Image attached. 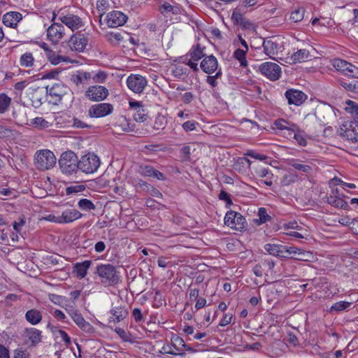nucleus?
<instances>
[{"label": "nucleus", "instance_id": "f3484780", "mask_svg": "<svg viewBox=\"0 0 358 358\" xmlns=\"http://www.w3.org/2000/svg\"><path fill=\"white\" fill-rule=\"evenodd\" d=\"M128 17L122 12L119 10H113L106 15V22L109 27H117L124 25Z\"/></svg>", "mask_w": 358, "mask_h": 358}, {"label": "nucleus", "instance_id": "4d7b16f0", "mask_svg": "<svg viewBox=\"0 0 358 358\" xmlns=\"http://www.w3.org/2000/svg\"><path fill=\"white\" fill-rule=\"evenodd\" d=\"M243 15L239 12L238 9L234 10L231 15V20L236 24H243L244 22Z\"/></svg>", "mask_w": 358, "mask_h": 358}, {"label": "nucleus", "instance_id": "39448f33", "mask_svg": "<svg viewBox=\"0 0 358 358\" xmlns=\"http://www.w3.org/2000/svg\"><path fill=\"white\" fill-rule=\"evenodd\" d=\"M224 221L226 226L240 231L247 225L245 217L241 213L234 210H229L226 213Z\"/></svg>", "mask_w": 358, "mask_h": 358}, {"label": "nucleus", "instance_id": "0eeeda50", "mask_svg": "<svg viewBox=\"0 0 358 358\" xmlns=\"http://www.w3.org/2000/svg\"><path fill=\"white\" fill-rule=\"evenodd\" d=\"M337 134L343 139L352 143L358 142V126L352 122L344 123L338 129Z\"/></svg>", "mask_w": 358, "mask_h": 358}, {"label": "nucleus", "instance_id": "de8ad7c7", "mask_svg": "<svg viewBox=\"0 0 358 358\" xmlns=\"http://www.w3.org/2000/svg\"><path fill=\"white\" fill-rule=\"evenodd\" d=\"M78 206L82 210H91L96 208L95 205L87 199H80Z\"/></svg>", "mask_w": 358, "mask_h": 358}, {"label": "nucleus", "instance_id": "69168bd1", "mask_svg": "<svg viewBox=\"0 0 358 358\" xmlns=\"http://www.w3.org/2000/svg\"><path fill=\"white\" fill-rule=\"evenodd\" d=\"M296 180H297V176L296 175L288 174V175L284 176L282 180V183L284 185H289L296 182Z\"/></svg>", "mask_w": 358, "mask_h": 358}, {"label": "nucleus", "instance_id": "e2e57ef3", "mask_svg": "<svg viewBox=\"0 0 358 358\" xmlns=\"http://www.w3.org/2000/svg\"><path fill=\"white\" fill-rule=\"evenodd\" d=\"M106 78H107V74L105 72L99 71L98 73L94 74L93 76H92L91 78H92L95 83H103L105 82Z\"/></svg>", "mask_w": 358, "mask_h": 358}, {"label": "nucleus", "instance_id": "a18cd8bd", "mask_svg": "<svg viewBox=\"0 0 358 358\" xmlns=\"http://www.w3.org/2000/svg\"><path fill=\"white\" fill-rule=\"evenodd\" d=\"M304 13V8H297L291 13L290 20L294 22H299L303 19Z\"/></svg>", "mask_w": 358, "mask_h": 358}, {"label": "nucleus", "instance_id": "5fc2aeb1", "mask_svg": "<svg viewBox=\"0 0 358 358\" xmlns=\"http://www.w3.org/2000/svg\"><path fill=\"white\" fill-rule=\"evenodd\" d=\"M171 341L172 345L178 350H179L180 348L185 346V343L184 340L177 335H173Z\"/></svg>", "mask_w": 358, "mask_h": 358}, {"label": "nucleus", "instance_id": "473e14b6", "mask_svg": "<svg viewBox=\"0 0 358 358\" xmlns=\"http://www.w3.org/2000/svg\"><path fill=\"white\" fill-rule=\"evenodd\" d=\"M112 316L110 317L109 323L120 322L128 315L127 309L122 307H116L111 310Z\"/></svg>", "mask_w": 358, "mask_h": 358}, {"label": "nucleus", "instance_id": "0e129e2a", "mask_svg": "<svg viewBox=\"0 0 358 358\" xmlns=\"http://www.w3.org/2000/svg\"><path fill=\"white\" fill-rule=\"evenodd\" d=\"M115 331L124 341L131 342L130 339V335L123 329L118 327L115 329Z\"/></svg>", "mask_w": 358, "mask_h": 358}, {"label": "nucleus", "instance_id": "412c9836", "mask_svg": "<svg viewBox=\"0 0 358 358\" xmlns=\"http://www.w3.org/2000/svg\"><path fill=\"white\" fill-rule=\"evenodd\" d=\"M311 55L308 50L299 49L296 52H294L290 57H288L286 62L289 64H295L308 61Z\"/></svg>", "mask_w": 358, "mask_h": 358}, {"label": "nucleus", "instance_id": "f704fd0d", "mask_svg": "<svg viewBox=\"0 0 358 358\" xmlns=\"http://www.w3.org/2000/svg\"><path fill=\"white\" fill-rule=\"evenodd\" d=\"M251 162L246 157H239L234 164V169L239 173H244L250 169Z\"/></svg>", "mask_w": 358, "mask_h": 358}, {"label": "nucleus", "instance_id": "2eb2a0df", "mask_svg": "<svg viewBox=\"0 0 358 358\" xmlns=\"http://www.w3.org/2000/svg\"><path fill=\"white\" fill-rule=\"evenodd\" d=\"M88 41L86 34L77 32L70 38L69 45L72 50L82 52L86 48Z\"/></svg>", "mask_w": 358, "mask_h": 358}, {"label": "nucleus", "instance_id": "cd10ccee", "mask_svg": "<svg viewBox=\"0 0 358 358\" xmlns=\"http://www.w3.org/2000/svg\"><path fill=\"white\" fill-rule=\"evenodd\" d=\"M83 216L82 213H80L76 209H66L64 210L60 215L62 224L63 223H70L76 220H78Z\"/></svg>", "mask_w": 358, "mask_h": 358}, {"label": "nucleus", "instance_id": "aec40b11", "mask_svg": "<svg viewBox=\"0 0 358 358\" xmlns=\"http://www.w3.org/2000/svg\"><path fill=\"white\" fill-rule=\"evenodd\" d=\"M218 61L213 55L206 56L200 64L201 69L206 73L211 75L218 71Z\"/></svg>", "mask_w": 358, "mask_h": 358}, {"label": "nucleus", "instance_id": "a878e982", "mask_svg": "<svg viewBox=\"0 0 358 358\" xmlns=\"http://www.w3.org/2000/svg\"><path fill=\"white\" fill-rule=\"evenodd\" d=\"M138 172L143 176L152 177L161 180L165 179V176L162 172L151 166H141Z\"/></svg>", "mask_w": 358, "mask_h": 358}, {"label": "nucleus", "instance_id": "8fccbe9b", "mask_svg": "<svg viewBox=\"0 0 358 358\" xmlns=\"http://www.w3.org/2000/svg\"><path fill=\"white\" fill-rule=\"evenodd\" d=\"M96 6V9L100 13L101 17L103 15L105 11L109 8L110 4L108 0H97ZM99 22L101 23V18L99 20Z\"/></svg>", "mask_w": 358, "mask_h": 358}, {"label": "nucleus", "instance_id": "6e6552de", "mask_svg": "<svg viewBox=\"0 0 358 358\" xmlns=\"http://www.w3.org/2000/svg\"><path fill=\"white\" fill-rule=\"evenodd\" d=\"M147 83V79L138 74H131L127 79V87L136 94L141 93Z\"/></svg>", "mask_w": 358, "mask_h": 358}, {"label": "nucleus", "instance_id": "052dcab7", "mask_svg": "<svg viewBox=\"0 0 358 358\" xmlns=\"http://www.w3.org/2000/svg\"><path fill=\"white\" fill-rule=\"evenodd\" d=\"M245 155L249 156V157H252L253 159H258V160H260V161L266 160L268 158V157L266 155L259 154L258 152H256L254 150H248L245 154Z\"/></svg>", "mask_w": 358, "mask_h": 358}, {"label": "nucleus", "instance_id": "ddd939ff", "mask_svg": "<svg viewBox=\"0 0 358 358\" xmlns=\"http://www.w3.org/2000/svg\"><path fill=\"white\" fill-rule=\"evenodd\" d=\"M68 88L62 83L53 84L51 87L47 86L46 92L52 98L51 101L57 104L62 97L66 94Z\"/></svg>", "mask_w": 358, "mask_h": 358}, {"label": "nucleus", "instance_id": "09e8293b", "mask_svg": "<svg viewBox=\"0 0 358 358\" xmlns=\"http://www.w3.org/2000/svg\"><path fill=\"white\" fill-rule=\"evenodd\" d=\"M20 62L22 66H31L34 63V57L32 56V54L30 52L23 54L20 57Z\"/></svg>", "mask_w": 358, "mask_h": 358}, {"label": "nucleus", "instance_id": "423d86ee", "mask_svg": "<svg viewBox=\"0 0 358 358\" xmlns=\"http://www.w3.org/2000/svg\"><path fill=\"white\" fill-rule=\"evenodd\" d=\"M259 72L271 81L278 80L282 74L281 67L276 63L266 62L259 66Z\"/></svg>", "mask_w": 358, "mask_h": 358}, {"label": "nucleus", "instance_id": "9d476101", "mask_svg": "<svg viewBox=\"0 0 358 358\" xmlns=\"http://www.w3.org/2000/svg\"><path fill=\"white\" fill-rule=\"evenodd\" d=\"M22 337L29 347H36L42 341V332L36 328L29 327L24 329Z\"/></svg>", "mask_w": 358, "mask_h": 358}, {"label": "nucleus", "instance_id": "bf43d9fd", "mask_svg": "<svg viewBox=\"0 0 358 358\" xmlns=\"http://www.w3.org/2000/svg\"><path fill=\"white\" fill-rule=\"evenodd\" d=\"M190 147L188 145L183 146L180 150V157L183 161H189L190 159Z\"/></svg>", "mask_w": 358, "mask_h": 358}, {"label": "nucleus", "instance_id": "4be33fe9", "mask_svg": "<svg viewBox=\"0 0 358 358\" xmlns=\"http://www.w3.org/2000/svg\"><path fill=\"white\" fill-rule=\"evenodd\" d=\"M345 197L346 196L345 195H342V196L340 197L335 195H329L324 198V201L334 208L348 210L349 206L347 201L344 199Z\"/></svg>", "mask_w": 358, "mask_h": 358}, {"label": "nucleus", "instance_id": "774afa93", "mask_svg": "<svg viewBox=\"0 0 358 358\" xmlns=\"http://www.w3.org/2000/svg\"><path fill=\"white\" fill-rule=\"evenodd\" d=\"M196 124H198L196 122L187 121L182 124V127L186 132H188L194 130Z\"/></svg>", "mask_w": 358, "mask_h": 358}, {"label": "nucleus", "instance_id": "72a5a7b5", "mask_svg": "<svg viewBox=\"0 0 358 358\" xmlns=\"http://www.w3.org/2000/svg\"><path fill=\"white\" fill-rule=\"evenodd\" d=\"M159 12L164 16H166L168 14L173 15H178L181 13V8L178 5H171L168 2H164L159 6Z\"/></svg>", "mask_w": 358, "mask_h": 358}, {"label": "nucleus", "instance_id": "603ef678", "mask_svg": "<svg viewBox=\"0 0 358 358\" xmlns=\"http://www.w3.org/2000/svg\"><path fill=\"white\" fill-rule=\"evenodd\" d=\"M120 127L122 130L125 132L133 131L135 128V124L130 122L127 118L124 117L122 121L120 122Z\"/></svg>", "mask_w": 358, "mask_h": 358}, {"label": "nucleus", "instance_id": "37998d69", "mask_svg": "<svg viewBox=\"0 0 358 358\" xmlns=\"http://www.w3.org/2000/svg\"><path fill=\"white\" fill-rule=\"evenodd\" d=\"M11 103V99L6 94H0V113H4Z\"/></svg>", "mask_w": 358, "mask_h": 358}, {"label": "nucleus", "instance_id": "20e7f679", "mask_svg": "<svg viewBox=\"0 0 358 358\" xmlns=\"http://www.w3.org/2000/svg\"><path fill=\"white\" fill-rule=\"evenodd\" d=\"M100 166V159L94 153L83 155L79 160V169L85 173H93Z\"/></svg>", "mask_w": 358, "mask_h": 358}, {"label": "nucleus", "instance_id": "e433bc0d", "mask_svg": "<svg viewBox=\"0 0 358 358\" xmlns=\"http://www.w3.org/2000/svg\"><path fill=\"white\" fill-rule=\"evenodd\" d=\"M189 55L190 56V59L193 61H199L201 59H203L206 57L203 49L201 48L200 45H196L194 46L189 51Z\"/></svg>", "mask_w": 358, "mask_h": 358}, {"label": "nucleus", "instance_id": "c9c22d12", "mask_svg": "<svg viewBox=\"0 0 358 358\" xmlns=\"http://www.w3.org/2000/svg\"><path fill=\"white\" fill-rule=\"evenodd\" d=\"M258 218L254 219L253 222L257 224L261 225L266 223L271 219V217L267 213L265 208H259L257 213Z\"/></svg>", "mask_w": 358, "mask_h": 358}, {"label": "nucleus", "instance_id": "6ab92c4d", "mask_svg": "<svg viewBox=\"0 0 358 358\" xmlns=\"http://www.w3.org/2000/svg\"><path fill=\"white\" fill-rule=\"evenodd\" d=\"M285 96L289 105L301 106L307 99V96L302 91L289 89L285 92Z\"/></svg>", "mask_w": 358, "mask_h": 358}, {"label": "nucleus", "instance_id": "7ed1b4c3", "mask_svg": "<svg viewBox=\"0 0 358 358\" xmlns=\"http://www.w3.org/2000/svg\"><path fill=\"white\" fill-rule=\"evenodd\" d=\"M59 166L62 173L72 174L79 169V160L75 152L66 151L61 155Z\"/></svg>", "mask_w": 358, "mask_h": 358}, {"label": "nucleus", "instance_id": "ea45409f", "mask_svg": "<svg viewBox=\"0 0 358 358\" xmlns=\"http://www.w3.org/2000/svg\"><path fill=\"white\" fill-rule=\"evenodd\" d=\"M215 73V74L214 76L208 75L206 80V83L213 88L218 85L217 80L221 78L222 76V71L220 68Z\"/></svg>", "mask_w": 358, "mask_h": 358}, {"label": "nucleus", "instance_id": "79ce46f5", "mask_svg": "<svg viewBox=\"0 0 358 358\" xmlns=\"http://www.w3.org/2000/svg\"><path fill=\"white\" fill-rule=\"evenodd\" d=\"M341 85L347 91L358 93V80L341 81Z\"/></svg>", "mask_w": 358, "mask_h": 358}, {"label": "nucleus", "instance_id": "3c124183", "mask_svg": "<svg viewBox=\"0 0 358 358\" xmlns=\"http://www.w3.org/2000/svg\"><path fill=\"white\" fill-rule=\"evenodd\" d=\"M166 117L164 115H159L155 118L153 128L156 130L163 129L166 127Z\"/></svg>", "mask_w": 358, "mask_h": 358}, {"label": "nucleus", "instance_id": "13d9d810", "mask_svg": "<svg viewBox=\"0 0 358 358\" xmlns=\"http://www.w3.org/2000/svg\"><path fill=\"white\" fill-rule=\"evenodd\" d=\"M13 358H30V355L22 348H17L13 350Z\"/></svg>", "mask_w": 358, "mask_h": 358}, {"label": "nucleus", "instance_id": "f257e3e1", "mask_svg": "<svg viewBox=\"0 0 358 358\" xmlns=\"http://www.w3.org/2000/svg\"><path fill=\"white\" fill-rule=\"evenodd\" d=\"M94 273L99 277L101 282L105 287L115 286L121 282L120 272L111 264H100L97 265Z\"/></svg>", "mask_w": 358, "mask_h": 358}, {"label": "nucleus", "instance_id": "dca6fc26", "mask_svg": "<svg viewBox=\"0 0 358 358\" xmlns=\"http://www.w3.org/2000/svg\"><path fill=\"white\" fill-rule=\"evenodd\" d=\"M129 105L130 108L134 110L133 117L135 121L138 122H145L147 121L149 115L141 101H129Z\"/></svg>", "mask_w": 358, "mask_h": 358}, {"label": "nucleus", "instance_id": "338daca9", "mask_svg": "<svg viewBox=\"0 0 358 358\" xmlns=\"http://www.w3.org/2000/svg\"><path fill=\"white\" fill-rule=\"evenodd\" d=\"M85 189V186L83 185H73V186H70V187H67L66 189V192L67 194H71L72 193L82 192Z\"/></svg>", "mask_w": 358, "mask_h": 358}, {"label": "nucleus", "instance_id": "9b49d317", "mask_svg": "<svg viewBox=\"0 0 358 358\" xmlns=\"http://www.w3.org/2000/svg\"><path fill=\"white\" fill-rule=\"evenodd\" d=\"M59 20L71 29L73 31L83 27V22L80 17L73 13H62L58 17Z\"/></svg>", "mask_w": 358, "mask_h": 358}, {"label": "nucleus", "instance_id": "b1692460", "mask_svg": "<svg viewBox=\"0 0 358 358\" xmlns=\"http://www.w3.org/2000/svg\"><path fill=\"white\" fill-rule=\"evenodd\" d=\"M72 320L83 331L87 334L94 333V327L84 319L81 313H79L78 314H74V315H72Z\"/></svg>", "mask_w": 358, "mask_h": 358}, {"label": "nucleus", "instance_id": "864d4df0", "mask_svg": "<svg viewBox=\"0 0 358 358\" xmlns=\"http://www.w3.org/2000/svg\"><path fill=\"white\" fill-rule=\"evenodd\" d=\"M338 222L343 226L352 225L351 228L354 229L355 226L357 225L358 227V220H351L348 217H341L338 220ZM357 234H358V230H357Z\"/></svg>", "mask_w": 358, "mask_h": 358}, {"label": "nucleus", "instance_id": "2f4dec72", "mask_svg": "<svg viewBox=\"0 0 358 358\" xmlns=\"http://www.w3.org/2000/svg\"><path fill=\"white\" fill-rule=\"evenodd\" d=\"M264 249L271 255L282 258L287 257V255H284V250L285 249L284 245L267 243L264 245Z\"/></svg>", "mask_w": 358, "mask_h": 358}, {"label": "nucleus", "instance_id": "f8f14e48", "mask_svg": "<svg viewBox=\"0 0 358 358\" xmlns=\"http://www.w3.org/2000/svg\"><path fill=\"white\" fill-rule=\"evenodd\" d=\"M108 96V90L101 85L90 87L85 92V96L92 101H101Z\"/></svg>", "mask_w": 358, "mask_h": 358}, {"label": "nucleus", "instance_id": "a19ab883", "mask_svg": "<svg viewBox=\"0 0 358 358\" xmlns=\"http://www.w3.org/2000/svg\"><path fill=\"white\" fill-rule=\"evenodd\" d=\"M48 61L53 65H57L62 62H65L66 59L64 57L57 55L54 51H49L46 55Z\"/></svg>", "mask_w": 358, "mask_h": 358}, {"label": "nucleus", "instance_id": "7c9ffc66", "mask_svg": "<svg viewBox=\"0 0 358 358\" xmlns=\"http://www.w3.org/2000/svg\"><path fill=\"white\" fill-rule=\"evenodd\" d=\"M92 262L90 260H85L83 262L76 263L73 266V272L76 276L82 279L85 278L87 273V270L90 267Z\"/></svg>", "mask_w": 358, "mask_h": 358}, {"label": "nucleus", "instance_id": "a211bd4d", "mask_svg": "<svg viewBox=\"0 0 358 358\" xmlns=\"http://www.w3.org/2000/svg\"><path fill=\"white\" fill-rule=\"evenodd\" d=\"M65 29L62 24L54 22L47 29L48 38L55 44H57L64 36Z\"/></svg>", "mask_w": 358, "mask_h": 358}, {"label": "nucleus", "instance_id": "393cba45", "mask_svg": "<svg viewBox=\"0 0 358 358\" xmlns=\"http://www.w3.org/2000/svg\"><path fill=\"white\" fill-rule=\"evenodd\" d=\"M92 78V74L83 71H77L71 76V81L76 86L87 85V80Z\"/></svg>", "mask_w": 358, "mask_h": 358}, {"label": "nucleus", "instance_id": "c03bdc74", "mask_svg": "<svg viewBox=\"0 0 358 358\" xmlns=\"http://www.w3.org/2000/svg\"><path fill=\"white\" fill-rule=\"evenodd\" d=\"M346 103L348 106L346 110L352 114L355 121L358 123V103L351 100L347 101Z\"/></svg>", "mask_w": 358, "mask_h": 358}, {"label": "nucleus", "instance_id": "49530a36", "mask_svg": "<svg viewBox=\"0 0 358 358\" xmlns=\"http://www.w3.org/2000/svg\"><path fill=\"white\" fill-rule=\"evenodd\" d=\"M247 51L245 50L237 49L234 52V57L239 61L242 66H246L248 64L245 57Z\"/></svg>", "mask_w": 358, "mask_h": 358}, {"label": "nucleus", "instance_id": "c756f323", "mask_svg": "<svg viewBox=\"0 0 358 358\" xmlns=\"http://www.w3.org/2000/svg\"><path fill=\"white\" fill-rule=\"evenodd\" d=\"M287 165L305 173L313 172V167L309 164H303L300 159H290L287 161Z\"/></svg>", "mask_w": 358, "mask_h": 358}, {"label": "nucleus", "instance_id": "680f3d73", "mask_svg": "<svg viewBox=\"0 0 358 358\" xmlns=\"http://www.w3.org/2000/svg\"><path fill=\"white\" fill-rule=\"evenodd\" d=\"M294 138L298 142L300 145L306 146L307 144V141L304 137V135L302 132L297 131L294 134Z\"/></svg>", "mask_w": 358, "mask_h": 358}, {"label": "nucleus", "instance_id": "1a4fd4ad", "mask_svg": "<svg viewBox=\"0 0 358 358\" xmlns=\"http://www.w3.org/2000/svg\"><path fill=\"white\" fill-rule=\"evenodd\" d=\"M332 65L337 71L342 72L347 76L357 77L358 68L347 61L334 59L332 61Z\"/></svg>", "mask_w": 358, "mask_h": 358}, {"label": "nucleus", "instance_id": "58836bf2", "mask_svg": "<svg viewBox=\"0 0 358 358\" xmlns=\"http://www.w3.org/2000/svg\"><path fill=\"white\" fill-rule=\"evenodd\" d=\"M171 74L178 79H184L188 76V70L181 66H175L171 71Z\"/></svg>", "mask_w": 358, "mask_h": 358}, {"label": "nucleus", "instance_id": "f03ea898", "mask_svg": "<svg viewBox=\"0 0 358 358\" xmlns=\"http://www.w3.org/2000/svg\"><path fill=\"white\" fill-rule=\"evenodd\" d=\"M57 162L55 154L48 149L38 150L34 156V164L36 169L45 171L52 169Z\"/></svg>", "mask_w": 358, "mask_h": 358}, {"label": "nucleus", "instance_id": "bb28decb", "mask_svg": "<svg viewBox=\"0 0 358 358\" xmlns=\"http://www.w3.org/2000/svg\"><path fill=\"white\" fill-rule=\"evenodd\" d=\"M22 20V14L18 12H8L3 16V23L8 27H15Z\"/></svg>", "mask_w": 358, "mask_h": 358}, {"label": "nucleus", "instance_id": "5701e85b", "mask_svg": "<svg viewBox=\"0 0 358 358\" xmlns=\"http://www.w3.org/2000/svg\"><path fill=\"white\" fill-rule=\"evenodd\" d=\"M262 46L265 54L272 59L275 58L280 49L279 43L272 39H264Z\"/></svg>", "mask_w": 358, "mask_h": 358}, {"label": "nucleus", "instance_id": "6e6d98bb", "mask_svg": "<svg viewBox=\"0 0 358 358\" xmlns=\"http://www.w3.org/2000/svg\"><path fill=\"white\" fill-rule=\"evenodd\" d=\"M311 257L312 253L310 252L299 249L295 259L299 261H308Z\"/></svg>", "mask_w": 358, "mask_h": 358}, {"label": "nucleus", "instance_id": "c85d7f7f", "mask_svg": "<svg viewBox=\"0 0 358 358\" xmlns=\"http://www.w3.org/2000/svg\"><path fill=\"white\" fill-rule=\"evenodd\" d=\"M24 317L30 324L37 325L42 321L43 315L39 310L31 308L26 312Z\"/></svg>", "mask_w": 358, "mask_h": 358}, {"label": "nucleus", "instance_id": "4c0bfd02", "mask_svg": "<svg viewBox=\"0 0 358 358\" xmlns=\"http://www.w3.org/2000/svg\"><path fill=\"white\" fill-rule=\"evenodd\" d=\"M352 305V303L348 301H341L338 302H336L331 306L329 312L339 313L341 311L350 308Z\"/></svg>", "mask_w": 358, "mask_h": 358}, {"label": "nucleus", "instance_id": "4468645a", "mask_svg": "<svg viewBox=\"0 0 358 358\" xmlns=\"http://www.w3.org/2000/svg\"><path fill=\"white\" fill-rule=\"evenodd\" d=\"M113 106L108 103H101L92 105L88 110V115L90 117L99 118L105 117L112 113Z\"/></svg>", "mask_w": 358, "mask_h": 358}]
</instances>
